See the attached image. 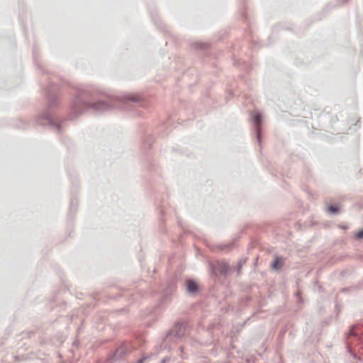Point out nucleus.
<instances>
[{"label":"nucleus","mask_w":363,"mask_h":363,"mask_svg":"<svg viewBox=\"0 0 363 363\" xmlns=\"http://www.w3.org/2000/svg\"><path fill=\"white\" fill-rule=\"evenodd\" d=\"M328 211L330 213H335L338 212V208L335 206H330L328 207Z\"/></svg>","instance_id":"obj_4"},{"label":"nucleus","mask_w":363,"mask_h":363,"mask_svg":"<svg viewBox=\"0 0 363 363\" xmlns=\"http://www.w3.org/2000/svg\"><path fill=\"white\" fill-rule=\"evenodd\" d=\"M283 265V260L281 258L277 257L274 259L272 267L274 269H279Z\"/></svg>","instance_id":"obj_2"},{"label":"nucleus","mask_w":363,"mask_h":363,"mask_svg":"<svg viewBox=\"0 0 363 363\" xmlns=\"http://www.w3.org/2000/svg\"><path fill=\"white\" fill-rule=\"evenodd\" d=\"M186 285H187V289L189 292L196 291L198 286L195 281H194L192 280H189L186 283Z\"/></svg>","instance_id":"obj_1"},{"label":"nucleus","mask_w":363,"mask_h":363,"mask_svg":"<svg viewBox=\"0 0 363 363\" xmlns=\"http://www.w3.org/2000/svg\"><path fill=\"white\" fill-rule=\"evenodd\" d=\"M143 359H140V360L138 361V363H143Z\"/></svg>","instance_id":"obj_6"},{"label":"nucleus","mask_w":363,"mask_h":363,"mask_svg":"<svg viewBox=\"0 0 363 363\" xmlns=\"http://www.w3.org/2000/svg\"><path fill=\"white\" fill-rule=\"evenodd\" d=\"M261 120H262V116L259 113H256L255 114L254 116V121L255 123H256V125L257 126L259 125L260 123H261Z\"/></svg>","instance_id":"obj_3"},{"label":"nucleus","mask_w":363,"mask_h":363,"mask_svg":"<svg viewBox=\"0 0 363 363\" xmlns=\"http://www.w3.org/2000/svg\"><path fill=\"white\" fill-rule=\"evenodd\" d=\"M357 238H363V230L359 231V232L357 234Z\"/></svg>","instance_id":"obj_5"}]
</instances>
